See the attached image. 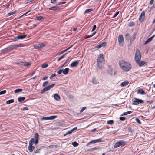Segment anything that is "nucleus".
I'll list each match as a JSON object with an SVG mask.
<instances>
[{"instance_id":"obj_15","label":"nucleus","mask_w":155,"mask_h":155,"mask_svg":"<svg viewBox=\"0 0 155 155\" xmlns=\"http://www.w3.org/2000/svg\"><path fill=\"white\" fill-rule=\"evenodd\" d=\"M79 61H80V60L79 61H76L72 62L70 64V66L71 67H74L78 65Z\"/></svg>"},{"instance_id":"obj_38","label":"nucleus","mask_w":155,"mask_h":155,"mask_svg":"<svg viewBox=\"0 0 155 155\" xmlns=\"http://www.w3.org/2000/svg\"><path fill=\"white\" fill-rule=\"evenodd\" d=\"M24 66H28L31 65V63H28L26 62H24Z\"/></svg>"},{"instance_id":"obj_62","label":"nucleus","mask_w":155,"mask_h":155,"mask_svg":"<svg viewBox=\"0 0 155 155\" xmlns=\"http://www.w3.org/2000/svg\"><path fill=\"white\" fill-rule=\"evenodd\" d=\"M64 53V52L63 51H61L59 52H58V54H63Z\"/></svg>"},{"instance_id":"obj_11","label":"nucleus","mask_w":155,"mask_h":155,"mask_svg":"<svg viewBox=\"0 0 155 155\" xmlns=\"http://www.w3.org/2000/svg\"><path fill=\"white\" fill-rule=\"evenodd\" d=\"M143 102V101L141 99L135 98L134 100L133 101V104L134 105H137L139 104V103H142Z\"/></svg>"},{"instance_id":"obj_16","label":"nucleus","mask_w":155,"mask_h":155,"mask_svg":"<svg viewBox=\"0 0 155 155\" xmlns=\"http://www.w3.org/2000/svg\"><path fill=\"white\" fill-rule=\"evenodd\" d=\"M128 83V81L127 80H125L121 83L120 86L122 87H125L127 85Z\"/></svg>"},{"instance_id":"obj_49","label":"nucleus","mask_w":155,"mask_h":155,"mask_svg":"<svg viewBox=\"0 0 155 155\" xmlns=\"http://www.w3.org/2000/svg\"><path fill=\"white\" fill-rule=\"evenodd\" d=\"M28 108L26 107H23L22 108V110H28Z\"/></svg>"},{"instance_id":"obj_30","label":"nucleus","mask_w":155,"mask_h":155,"mask_svg":"<svg viewBox=\"0 0 155 155\" xmlns=\"http://www.w3.org/2000/svg\"><path fill=\"white\" fill-rule=\"evenodd\" d=\"M14 102V99H12L10 100H9L6 101V103L7 104H10L12 103H13Z\"/></svg>"},{"instance_id":"obj_51","label":"nucleus","mask_w":155,"mask_h":155,"mask_svg":"<svg viewBox=\"0 0 155 155\" xmlns=\"http://www.w3.org/2000/svg\"><path fill=\"white\" fill-rule=\"evenodd\" d=\"M126 38L127 39H129L130 38V35L128 34H127L126 35Z\"/></svg>"},{"instance_id":"obj_41","label":"nucleus","mask_w":155,"mask_h":155,"mask_svg":"<svg viewBox=\"0 0 155 155\" xmlns=\"http://www.w3.org/2000/svg\"><path fill=\"white\" fill-rule=\"evenodd\" d=\"M6 91H7L6 90H4L1 91L0 92V95L5 94L6 92Z\"/></svg>"},{"instance_id":"obj_4","label":"nucleus","mask_w":155,"mask_h":155,"mask_svg":"<svg viewBox=\"0 0 155 155\" xmlns=\"http://www.w3.org/2000/svg\"><path fill=\"white\" fill-rule=\"evenodd\" d=\"M141 58V55L140 51L139 50L137 49L135 53V60L136 62H138L139 61H140Z\"/></svg>"},{"instance_id":"obj_50","label":"nucleus","mask_w":155,"mask_h":155,"mask_svg":"<svg viewBox=\"0 0 155 155\" xmlns=\"http://www.w3.org/2000/svg\"><path fill=\"white\" fill-rule=\"evenodd\" d=\"M96 28V25H94L91 31L93 32L94 31Z\"/></svg>"},{"instance_id":"obj_21","label":"nucleus","mask_w":155,"mask_h":155,"mask_svg":"<svg viewBox=\"0 0 155 155\" xmlns=\"http://www.w3.org/2000/svg\"><path fill=\"white\" fill-rule=\"evenodd\" d=\"M54 98L57 101H59L60 99V97L59 95L57 94H55L54 95Z\"/></svg>"},{"instance_id":"obj_25","label":"nucleus","mask_w":155,"mask_h":155,"mask_svg":"<svg viewBox=\"0 0 155 155\" xmlns=\"http://www.w3.org/2000/svg\"><path fill=\"white\" fill-rule=\"evenodd\" d=\"M136 34L135 33H134L132 36L130 38V42L133 41L135 39V38H136Z\"/></svg>"},{"instance_id":"obj_3","label":"nucleus","mask_w":155,"mask_h":155,"mask_svg":"<svg viewBox=\"0 0 155 155\" xmlns=\"http://www.w3.org/2000/svg\"><path fill=\"white\" fill-rule=\"evenodd\" d=\"M34 141V139L31 138L29 141V145L28 147L29 151L30 152H32L35 149V147L32 146L33 143Z\"/></svg>"},{"instance_id":"obj_45","label":"nucleus","mask_w":155,"mask_h":155,"mask_svg":"<svg viewBox=\"0 0 155 155\" xmlns=\"http://www.w3.org/2000/svg\"><path fill=\"white\" fill-rule=\"evenodd\" d=\"M48 83V81H45V82H44L43 83V85H42L43 87H45L47 85Z\"/></svg>"},{"instance_id":"obj_23","label":"nucleus","mask_w":155,"mask_h":155,"mask_svg":"<svg viewBox=\"0 0 155 155\" xmlns=\"http://www.w3.org/2000/svg\"><path fill=\"white\" fill-rule=\"evenodd\" d=\"M58 7L57 6H55L51 8H48L49 10H52L53 11L56 10L58 8Z\"/></svg>"},{"instance_id":"obj_12","label":"nucleus","mask_w":155,"mask_h":155,"mask_svg":"<svg viewBox=\"0 0 155 155\" xmlns=\"http://www.w3.org/2000/svg\"><path fill=\"white\" fill-rule=\"evenodd\" d=\"M106 45V43L105 42H103L102 43L100 44L99 45L96 46L95 48H94L96 49H98L100 48H101V47L103 46L105 47Z\"/></svg>"},{"instance_id":"obj_52","label":"nucleus","mask_w":155,"mask_h":155,"mask_svg":"<svg viewBox=\"0 0 155 155\" xmlns=\"http://www.w3.org/2000/svg\"><path fill=\"white\" fill-rule=\"evenodd\" d=\"M86 108V107H83L80 110V112L81 113L83 112Z\"/></svg>"},{"instance_id":"obj_18","label":"nucleus","mask_w":155,"mask_h":155,"mask_svg":"<svg viewBox=\"0 0 155 155\" xmlns=\"http://www.w3.org/2000/svg\"><path fill=\"white\" fill-rule=\"evenodd\" d=\"M93 143H95L97 142H100L102 141V138H100L97 139L93 140H92Z\"/></svg>"},{"instance_id":"obj_55","label":"nucleus","mask_w":155,"mask_h":155,"mask_svg":"<svg viewBox=\"0 0 155 155\" xmlns=\"http://www.w3.org/2000/svg\"><path fill=\"white\" fill-rule=\"evenodd\" d=\"M99 149V148L95 147V148H91V149H90V150H91V151H92V150H98Z\"/></svg>"},{"instance_id":"obj_14","label":"nucleus","mask_w":155,"mask_h":155,"mask_svg":"<svg viewBox=\"0 0 155 155\" xmlns=\"http://www.w3.org/2000/svg\"><path fill=\"white\" fill-rule=\"evenodd\" d=\"M27 35H19L15 38V39H23L25 38L27 36Z\"/></svg>"},{"instance_id":"obj_13","label":"nucleus","mask_w":155,"mask_h":155,"mask_svg":"<svg viewBox=\"0 0 155 155\" xmlns=\"http://www.w3.org/2000/svg\"><path fill=\"white\" fill-rule=\"evenodd\" d=\"M137 63L140 67H142L144 65H146L147 64V62L143 61H139L138 62H137Z\"/></svg>"},{"instance_id":"obj_56","label":"nucleus","mask_w":155,"mask_h":155,"mask_svg":"<svg viewBox=\"0 0 155 155\" xmlns=\"http://www.w3.org/2000/svg\"><path fill=\"white\" fill-rule=\"evenodd\" d=\"M17 64H20L22 65H24L23 64H24V62L22 61H20L19 62H18Z\"/></svg>"},{"instance_id":"obj_36","label":"nucleus","mask_w":155,"mask_h":155,"mask_svg":"<svg viewBox=\"0 0 155 155\" xmlns=\"http://www.w3.org/2000/svg\"><path fill=\"white\" fill-rule=\"evenodd\" d=\"M72 133V132H71V130H69V131H68L66 133H65L64 134V136H66V135H68V134H71Z\"/></svg>"},{"instance_id":"obj_8","label":"nucleus","mask_w":155,"mask_h":155,"mask_svg":"<svg viewBox=\"0 0 155 155\" xmlns=\"http://www.w3.org/2000/svg\"><path fill=\"white\" fill-rule=\"evenodd\" d=\"M55 84H53L51 85H49L43 88L41 91V93H44L52 88L55 85Z\"/></svg>"},{"instance_id":"obj_40","label":"nucleus","mask_w":155,"mask_h":155,"mask_svg":"<svg viewBox=\"0 0 155 155\" xmlns=\"http://www.w3.org/2000/svg\"><path fill=\"white\" fill-rule=\"evenodd\" d=\"M92 11V9H87L85 10V13H89Z\"/></svg>"},{"instance_id":"obj_46","label":"nucleus","mask_w":155,"mask_h":155,"mask_svg":"<svg viewBox=\"0 0 155 155\" xmlns=\"http://www.w3.org/2000/svg\"><path fill=\"white\" fill-rule=\"evenodd\" d=\"M135 121L140 124L141 123V121H140V120L138 118H136L135 119Z\"/></svg>"},{"instance_id":"obj_63","label":"nucleus","mask_w":155,"mask_h":155,"mask_svg":"<svg viewBox=\"0 0 155 155\" xmlns=\"http://www.w3.org/2000/svg\"><path fill=\"white\" fill-rule=\"evenodd\" d=\"M154 2V0H151L150 2V5L152 4Z\"/></svg>"},{"instance_id":"obj_54","label":"nucleus","mask_w":155,"mask_h":155,"mask_svg":"<svg viewBox=\"0 0 155 155\" xmlns=\"http://www.w3.org/2000/svg\"><path fill=\"white\" fill-rule=\"evenodd\" d=\"M40 151H41V149H38L37 150H36V151H35V153H39L40 152Z\"/></svg>"},{"instance_id":"obj_24","label":"nucleus","mask_w":155,"mask_h":155,"mask_svg":"<svg viewBox=\"0 0 155 155\" xmlns=\"http://www.w3.org/2000/svg\"><path fill=\"white\" fill-rule=\"evenodd\" d=\"M96 32H93L91 35H87L86 36V37L85 38V39H86L88 38H91L96 33Z\"/></svg>"},{"instance_id":"obj_53","label":"nucleus","mask_w":155,"mask_h":155,"mask_svg":"<svg viewBox=\"0 0 155 155\" xmlns=\"http://www.w3.org/2000/svg\"><path fill=\"white\" fill-rule=\"evenodd\" d=\"M38 140H34V141L33 143H34L35 145H37L38 143Z\"/></svg>"},{"instance_id":"obj_19","label":"nucleus","mask_w":155,"mask_h":155,"mask_svg":"<svg viewBox=\"0 0 155 155\" xmlns=\"http://www.w3.org/2000/svg\"><path fill=\"white\" fill-rule=\"evenodd\" d=\"M63 69V73L64 75H67L69 72V69L68 68H66L64 69Z\"/></svg>"},{"instance_id":"obj_39","label":"nucleus","mask_w":155,"mask_h":155,"mask_svg":"<svg viewBox=\"0 0 155 155\" xmlns=\"http://www.w3.org/2000/svg\"><path fill=\"white\" fill-rule=\"evenodd\" d=\"M16 11H14L11 12H9L8 14V16H10L13 14H14L16 13Z\"/></svg>"},{"instance_id":"obj_9","label":"nucleus","mask_w":155,"mask_h":155,"mask_svg":"<svg viewBox=\"0 0 155 155\" xmlns=\"http://www.w3.org/2000/svg\"><path fill=\"white\" fill-rule=\"evenodd\" d=\"M118 40L119 45L123 46V45L124 38L122 35H119L118 37Z\"/></svg>"},{"instance_id":"obj_35","label":"nucleus","mask_w":155,"mask_h":155,"mask_svg":"<svg viewBox=\"0 0 155 155\" xmlns=\"http://www.w3.org/2000/svg\"><path fill=\"white\" fill-rule=\"evenodd\" d=\"M41 67L43 68H45L48 66V64L46 63H43L41 65Z\"/></svg>"},{"instance_id":"obj_28","label":"nucleus","mask_w":155,"mask_h":155,"mask_svg":"<svg viewBox=\"0 0 155 155\" xmlns=\"http://www.w3.org/2000/svg\"><path fill=\"white\" fill-rule=\"evenodd\" d=\"M25 99V97H19L18 98V101L19 102H22L24 101Z\"/></svg>"},{"instance_id":"obj_5","label":"nucleus","mask_w":155,"mask_h":155,"mask_svg":"<svg viewBox=\"0 0 155 155\" xmlns=\"http://www.w3.org/2000/svg\"><path fill=\"white\" fill-rule=\"evenodd\" d=\"M126 142L123 140H120L117 142L114 145V147L116 148L120 146H124L126 145Z\"/></svg>"},{"instance_id":"obj_64","label":"nucleus","mask_w":155,"mask_h":155,"mask_svg":"<svg viewBox=\"0 0 155 155\" xmlns=\"http://www.w3.org/2000/svg\"><path fill=\"white\" fill-rule=\"evenodd\" d=\"M153 102V101H147V103H150V104L151 103Z\"/></svg>"},{"instance_id":"obj_44","label":"nucleus","mask_w":155,"mask_h":155,"mask_svg":"<svg viewBox=\"0 0 155 155\" xmlns=\"http://www.w3.org/2000/svg\"><path fill=\"white\" fill-rule=\"evenodd\" d=\"M42 18H43L42 16H37L36 17V20H41Z\"/></svg>"},{"instance_id":"obj_22","label":"nucleus","mask_w":155,"mask_h":155,"mask_svg":"<svg viewBox=\"0 0 155 155\" xmlns=\"http://www.w3.org/2000/svg\"><path fill=\"white\" fill-rule=\"evenodd\" d=\"M92 82L94 84H97L99 83V82L97 81V80L96 79V78H94L92 80Z\"/></svg>"},{"instance_id":"obj_7","label":"nucleus","mask_w":155,"mask_h":155,"mask_svg":"<svg viewBox=\"0 0 155 155\" xmlns=\"http://www.w3.org/2000/svg\"><path fill=\"white\" fill-rule=\"evenodd\" d=\"M57 117V116H51L49 117H41L40 118V119L41 121L52 120L55 119Z\"/></svg>"},{"instance_id":"obj_33","label":"nucleus","mask_w":155,"mask_h":155,"mask_svg":"<svg viewBox=\"0 0 155 155\" xmlns=\"http://www.w3.org/2000/svg\"><path fill=\"white\" fill-rule=\"evenodd\" d=\"M132 112L131 111H128L124 113L122 115H127V114H131V113H132Z\"/></svg>"},{"instance_id":"obj_57","label":"nucleus","mask_w":155,"mask_h":155,"mask_svg":"<svg viewBox=\"0 0 155 155\" xmlns=\"http://www.w3.org/2000/svg\"><path fill=\"white\" fill-rule=\"evenodd\" d=\"M77 129H78V128L77 127H75L73 129H72L71 130V132L72 133L74 131L77 130Z\"/></svg>"},{"instance_id":"obj_27","label":"nucleus","mask_w":155,"mask_h":155,"mask_svg":"<svg viewBox=\"0 0 155 155\" xmlns=\"http://www.w3.org/2000/svg\"><path fill=\"white\" fill-rule=\"evenodd\" d=\"M153 38V37H151L148 38L146 41L145 42L144 44H147L148 43L150 42Z\"/></svg>"},{"instance_id":"obj_1","label":"nucleus","mask_w":155,"mask_h":155,"mask_svg":"<svg viewBox=\"0 0 155 155\" xmlns=\"http://www.w3.org/2000/svg\"><path fill=\"white\" fill-rule=\"evenodd\" d=\"M119 64L121 68L124 71L127 72L132 68L131 65L129 62L123 60L120 61Z\"/></svg>"},{"instance_id":"obj_60","label":"nucleus","mask_w":155,"mask_h":155,"mask_svg":"<svg viewBox=\"0 0 155 155\" xmlns=\"http://www.w3.org/2000/svg\"><path fill=\"white\" fill-rule=\"evenodd\" d=\"M56 0H51V3L53 4H55L56 3L55 2Z\"/></svg>"},{"instance_id":"obj_20","label":"nucleus","mask_w":155,"mask_h":155,"mask_svg":"<svg viewBox=\"0 0 155 155\" xmlns=\"http://www.w3.org/2000/svg\"><path fill=\"white\" fill-rule=\"evenodd\" d=\"M137 93L140 94L144 95L146 93L144 91L143 89H140L137 91Z\"/></svg>"},{"instance_id":"obj_29","label":"nucleus","mask_w":155,"mask_h":155,"mask_svg":"<svg viewBox=\"0 0 155 155\" xmlns=\"http://www.w3.org/2000/svg\"><path fill=\"white\" fill-rule=\"evenodd\" d=\"M67 54V53H66L65 54H63V55H62L57 60V62H58L60 61L61 59L65 57L66 56V54Z\"/></svg>"},{"instance_id":"obj_47","label":"nucleus","mask_w":155,"mask_h":155,"mask_svg":"<svg viewBox=\"0 0 155 155\" xmlns=\"http://www.w3.org/2000/svg\"><path fill=\"white\" fill-rule=\"evenodd\" d=\"M62 72H63V69H61L57 71V73L58 74H61L62 73Z\"/></svg>"},{"instance_id":"obj_2","label":"nucleus","mask_w":155,"mask_h":155,"mask_svg":"<svg viewBox=\"0 0 155 155\" xmlns=\"http://www.w3.org/2000/svg\"><path fill=\"white\" fill-rule=\"evenodd\" d=\"M104 61L103 54H100L98 57L97 61V65L99 68L101 69L103 67L101 64Z\"/></svg>"},{"instance_id":"obj_34","label":"nucleus","mask_w":155,"mask_h":155,"mask_svg":"<svg viewBox=\"0 0 155 155\" xmlns=\"http://www.w3.org/2000/svg\"><path fill=\"white\" fill-rule=\"evenodd\" d=\"M22 89H16L15 91V93H17L19 92H21L22 91Z\"/></svg>"},{"instance_id":"obj_58","label":"nucleus","mask_w":155,"mask_h":155,"mask_svg":"<svg viewBox=\"0 0 155 155\" xmlns=\"http://www.w3.org/2000/svg\"><path fill=\"white\" fill-rule=\"evenodd\" d=\"M65 3H66L65 2H59L58 4L60 5L64 4Z\"/></svg>"},{"instance_id":"obj_61","label":"nucleus","mask_w":155,"mask_h":155,"mask_svg":"<svg viewBox=\"0 0 155 155\" xmlns=\"http://www.w3.org/2000/svg\"><path fill=\"white\" fill-rule=\"evenodd\" d=\"M48 77H45L41 78V79L43 80H47L48 78Z\"/></svg>"},{"instance_id":"obj_17","label":"nucleus","mask_w":155,"mask_h":155,"mask_svg":"<svg viewBox=\"0 0 155 155\" xmlns=\"http://www.w3.org/2000/svg\"><path fill=\"white\" fill-rule=\"evenodd\" d=\"M13 48L12 45H11L6 48H5L4 49V50L5 51H11L12 50H13Z\"/></svg>"},{"instance_id":"obj_43","label":"nucleus","mask_w":155,"mask_h":155,"mask_svg":"<svg viewBox=\"0 0 155 155\" xmlns=\"http://www.w3.org/2000/svg\"><path fill=\"white\" fill-rule=\"evenodd\" d=\"M72 145L74 147H76L78 145V144L76 142H74L73 143Z\"/></svg>"},{"instance_id":"obj_59","label":"nucleus","mask_w":155,"mask_h":155,"mask_svg":"<svg viewBox=\"0 0 155 155\" xmlns=\"http://www.w3.org/2000/svg\"><path fill=\"white\" fill-rule=\"evenodd\" d=\"M69 61V59H67L66 61L64 63V64L62 65V66L61 67V68L63 67Z\"/></svg>"},{"instance_id":"obj_10","label":"nucleus","mask_w":155,"mask_h":155,"mask_svg":"<svg viewBox=\"0 0 155 155\" xmlns=\"http://www.w3.org/2000/svg\"><path fill=\"white\" fill-rule=\"evenodd\" d=\"M145 12L143 11L141 13L140 15L139 18V21L140 22H142L144 20L145 18Z\"/></svg>"},{"instance_id":"obj_37","label":"nucleus","mask_w":155,"mask_h":155,"mask_svg":"<svg viewBox=\"0 0 155 155\" xmlns=\"http://www.w3.org/2000/svg\"><path fill=\"white\" fill-rule=\"evenodd\" d=\"M114 121L113 120H111L108 121L107 122V123L108 124L111 125L113 124Z\"/></svg>"},{"instance_id":"obj_32","label":"nucleus","mask_w":155,"mask_h":155,"mask_svg":"<svg viewBox=\"0 0 155 155\" xmlns=\"http://www.w3.org/2000/svg\"><path fill=\"white\" fill-rule=\"evenodd\" d=\"M135 23L133 21L130 22L128 25L129 26L133 27L135 26Z\"/></svg>"},{"instance_id":"obj_26","label":"nucleus","mask_w":155,"mask_h":155,"mask_svg":"<svg viewBox=\"0 0 155 155\" xmlns=\"http://www.w3.org/2000/svg\"><path fill=\"white\" fill-rule=\"evenodd\" d=\"M12 46L14 49H15L16 48L18 47H20L21 46V45L18 44H15L13 45H12Z\"/></svg>"},{"instance_id":"obj_42","label":"nucleus","mask_w":155,"mask_h":155,"mask_svg":"<svg viewBox=\"0 0 155 155\" xmlns=\"http://www.w3.org/2000/svg\"><path fill=\"white\" fill-rule=\"evenodd\" d=\"M119 13V11H117L116 13L114 14L112 18H115L118 15Z\"/></svg>"},{"instance_id":"obj_6","label":"nucleus","mask_w":155,"mask_h":155,"mask_svg":"<svg viewBox=\"0 0 155 155\" xmlns=\"http://www.w3.org/2000/svg\"><path fill=\"white\" fill-rule=\"evenodd\" d=\"M46 44L47 43L46 42H44L40 44H37L35 45V48L37 49L42 48L45 46Z\"/></svg>"},{"instance_id":"obj_31","label":"nucleus","mask_w":155,"mask_h":155,"mask_svg":"<svg viewBox=\"0 0 155 155\" xmlns=\"http://www.w3.org/2000/svg\"><path fill=\"white\" fill-rule=\"evenodd\" d=\"M39 137L38 134V133H36L35 134L34 138L35 140H38Z\"/></svg>"},{"instance_id":"obj_48","label":"nucleus","mask_w":155,"mask_h":155,"mask_svg":"<svg viewBox=\"0 0 155 155\" xmlns=\"http://www.w3.org/2000/svg\"><path fill=\"white\" fill-rule=\"evenodd\" d=\"M119 119L121 121H124L126 119V118L124 117H120Z\"/></svg>"}]
</instances>
